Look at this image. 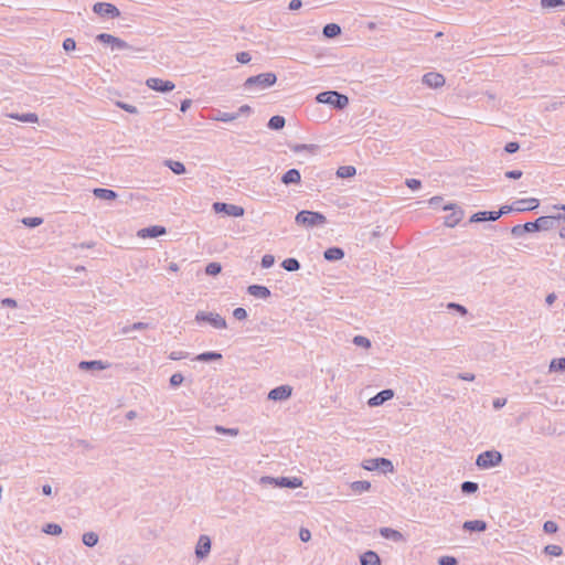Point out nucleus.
<instances>
[{
    "mask_svg": "<svg viewBox=\"0 0 565 565\" xmlns=\"http://www.w3.org/2000/svg\"><path fill=\"white\" fill-rule=\"evenodd\" d=\"M277 81V77L274 73H262L256 76L248 77L244 83V88L246 90L250 89H266L273 86Z\"/></svg>",
    "mask_w": 565,
    "mask_h": 565,
    "instance_id": "nucleus-1",
    "label": "nucleus"
},
{
    "mask_svg": "<svg viewBox=\"0 0 565 565\" xmlns=\"http://www.w3.org/2000/svg\"><path fill=\"white\" fill-rule=\"evenodd\" d=\"M295 222L298 225H301L303 227H315V226H322L327 223L326 216L320 212H313V211H300L296 217Z\"/></svg>",
    "mask_w": 565,
    "mask_h": 565,
    "instance_id": "nucleus-2",
    "label": "nucleus"
},
{
    "mask_svg": "<svg viewBox=\"0 0 565 565\" xmlns=\"http://www.w3.org/2000/svg\"><path fill=\"white\" fill-rule=\"evenodd\" d=\"M316 99L318 103L331 105L337 109H343L349 104L348 96L335 90L322 92L317 95Z\"/></svg>",
    "mask_w": 565,
    "mask_h": 565,
    "instance_id": "nucleus-3",
    "label": "nucleus"
},
{
    "mask_svg": "<svg viewBox=\"0 0 565 565\" xmlns=\"http://www.w3.org/2000/svg\"><path fill=\"white\" fill-rule=\"evenodd\" d=\"M259 483L263 486H274V487H280V488H290L296 489L302 486V480L300 478L294 477V478H287V477H279L274 478L269 476L262 477L259 480Z\"/></svg>",
    "mask_w": 565,
    "mask_h": 565,
    "instance_id": "nucleus-4",
    "label": "nucleus"
},
{
    "mask_svg": "<svg viewBox=\"0 0 565 565\" xmlns=\"http://www.w3.org/2000/svg\"><path fill=\"white\" fill-rule=\"evenodd\" d=\"M502 454L497 450H487L478 455L476 465L480 469H490L499 466L502 462Z\"/></svg>",
    "mask_w": 565,
    "mask_h": 565,
    "instance_id": "nucleus-5",
    "label": "nucleus"
},
{
    "mask_svg": "<svg viewBox=\"0 0 565 565\" xmlns=\"http://www.w3.org/2000/svg\"><path fill=\"white\" fill-rule=\"evenodd\" d=\"M196 322H207L213 328L223 330L227 328L226 320L216 312L199 311L195 315Z\"/></svg>",
    "mask_w": 565,
    "mask_h": 565,
    "instance_id": "nucleus-6",
    "label": "nucleus"
},
{
    "mask_svg": "<svg viewBox=\"0 0 565 565\" xmlns=\"http://www.w3.org/2000/svg\"><path fill=\"white\" fill-rule=\"evenodd\" d=\"M213 210L216 212V213H225L227 214L228 216H234V217H241L244 215V209L239 205H235V204H228V203H223V202H215L213 204Z\"/></svg>",
    "mask_w": 565,
    "mask_h": 565,
    "instance_id": "nucleus-7",
    "label": "nucleus"
},
{
    "mask_svg": "<svg viewBox=\"0 0 565 565\" xmlns=\"http://www.w3.org/2000/svg\"><path fill=\"white\" fill-rule=\"evenodd\" d=\"M146 85L156 92L168 93L174 89L175 85L171 81H163L157 77H150L146 81Z\"/></svg>",
    "mask_w": 565,
    "mask_h": 565,
    "instance_id": "nucleus-8",
    "label": "nucleus"
},
{
    "mask_svg": "<svg viewBox=\"0 0 565 565\" xmlns=\"http://www.w3.org/2000/svg\"><path fill=\"white\" fill-rule=\"evenodd\" d=\"M93 11L96 14L107 15L110 18H118L120 15V11L118 10V8L116 6H114L111 3H107V2L95 3L93 7Z\"/></svg>",
    "mask_w": 565,
    "mask_h": 565,
    "instance_id": "nucleus-9",
    "label": "nucleus"
},
{
    "mask_svg": "<svg viewBox=\"0 0 565 565\" xmlns=\"http://www.w3.org/2000/svg\"><path fill=\"white\" fill-rule=\"evenodd\" d=\"M211 552V539L207 535H200L196 546L195 556L199 559L205 558Z\"/></svg>",
    "mask_w": 565,
    "mask_h": 565,
    "instance_id": "nucleus-10",
    "label": "nucleus"
},
{
    "mask_svg": "<svg viewBox=\"0 0 565 565\" xmlns=\"http://www.w3.org/2000/svg\"><path fill=\"white\" fill-rule=\"evenodd\" d=\"M292 388L289 385H281L273 388L268 393V398L271 401H285L291 396Z\"/></svg>",
    "mask_w": 565,
    "mask_h": 565,
    "instance_id": "nucleus-11",
    "label": "nucleus"
},
{
    "mask_svg": "<svg viewBox=\"0 0 565 565\" xmlns=\"http://www.w3.org/2000/svg\"><path fill=\"white\" fill-rule=\"evenodd\" d=\"M167 233L166 227L160 225H153L149 227L141 228L137 232V236L140 238H148V237H159L161 235H164Z\"/></svg>",
    "mask_w": 565,
    "mask_h": 565,
    "instance_id": "nucleus-12",
    "label": "nucleus"
},
{
    "mask_svg": "<svg viewBox=\"0 0 565 565\" xmlns=\"http://www.w3.org/2000/svg\"><path fill=\"white\" fill-rule=\"evenodd\" d=\"M394 396V392L393 390H383L381 392H379L375 396L371 397L367 402V404L371 406V407H377L382 404H384L385 402L392 399Z\"/></svg>",
    "mask_w": 565,
    "mask_h": 565,
    "instance_id": "nucleus-13",
    "label": "nucleus"
},
{
    "mask_svg": "<svg viewBox=\"0 0 565 565\" xmlns=\"http://www.w3.org/2000/svg\"><path fill=\"white\" fill-rule=\"evenodd\" d=\"M423 83L431 88H438L444 86L445 77L439 73H427L423 76Z\"/></svg>",
    "mask_w": 565,
    "mask_h": 565,
    "instance_id": "nucleus-14",
    "label": "nucleus"
},
{
    "mask_svg": "<svg viewBox=\"0 0 565 565\" xmlns=\"http://www.w3.org/2000/svg\"><path fill=\"white\" fill-rule=\"evenodd\" d=\"M380 534H381L382 537L387 539V540H392L394 542H403V541H405L404 535L399 531L394 530L392 527H381L380 529Z\"/></svg>",
    "mask_w": 565,
    "mask_h": 565,
    "instance_id": "nucleus-15",
    "label": "nucleus"
},
{
    "mask_svg": "<svg viewBox=\"0 0 565 565\" xmlns=\"http://www.w3.org/2000/svg\"><path fill=\"white\" fill-rule=\"evenodd\" d=\"M247 292L250 296L259 299H266L270 296V290L267 287L260 285H250L247 288Z\"/></svg>",
    "mask_w": 565,
    "mask_h": 565,
    "instance_id": "nucleus-16",
    "label": "nucleus"
},
{
    "mask_svg": "<svg viewBox=\"0 0 565 565\" xmlns=\"http://www.w3.org/2000/svg\"><path fill=\"white\" fill-rule=\"evenodd\" d=\"M301 181V174L297 169H290L281 177V182L286 185L298 184Z\"/></svg>",
    "mask_w": 565,
    "mask_h": 565,
    "instance_id": "nucleus-17",
    "label": "nucleus"
},
{
    "mask_svg": "<svg viewBox=\"0 0 565 565\" xmlns=\"http://www.w3.org/2000/svg\"><path fill=\"white\" fill-rule=\"evenodd\" d=\"M361 565H381L380 556L373 552L367 551L360 556Z\"/></svg>",
    "mask_w": 565,
    "mask_h": 565,
    "instance_id": "nucleus-18",
    "label": "nucleus"
},
{
    "mask_svg": "<svg viewBox=\"0 0 565 565\" xmlns=\"http://www.w3.org/2000/svg\"><path fill=\"white\" fill-rule=\"evenodd\" d=\"M515 206L516 211H531L539 206L540 202L537 199L531 198V199H524L518 201Z\"/></svg>",
    "mask_w": 565,
    "mask_h": 565,
    "instance_id": "nucleus-19",
    "label": "nucleus"
},
{
    "mask_svg": "<svg viewBox=\"0 0 565 565\" xmlns=\"http://www.w3.org/2000/svg\"><path fill=\"white\" fill-rule=\"evenodd\" d=\"M462 527L466 531L483 532L487 530V523L481 520L466 521Z\"/></svg>",
    "mask_w": 565,
    "mask_h": 565,
    "instance_id": "nucleus-20",
    "label": "nucleus"
},
{
    "mask_svg": "<svg viewBox=\"0 0 565 565\" xmlns=\"http://www.w3.org/2000/svg\"><path fill=\"white\" fill-rule=\"evenodd\" d=\"M536 221H537L539 231H547V230H551L554 227L556 217H555V215L541 216Z\"/></svg>",
    "mask_w": 565,
    "mask_h": 565,
    "instance_id": "nucleus-21",
    "label": "nucleus"
},
{
    "mask_svg": "<svg viewBox=\"0 0 565 565\" xmlns=\"http://www.w3.org/2000/svg\"><path fill=\"white\" fill-rule=\"evenodd\" d=\"M323 256L330 262L340 260L344 257V252L340 247H330L324 252Z\"/></svg>",
    "mask_w": 565,
    "mask_h": 565,
    "instance_id": "nucleus-22",
    "label": "nucleus"
},
{
    "mask_svg": "<svg viewBox=\"0 0 565 565\" xmlns=\"http://www.w3.org/2000/svg\"><path fill=\"white\" fill-rule=\"evenodd\" d=\"M498 220V215L495 214V211H492V212H478V213H475L471 218H470V222H483V221H497Z\"/></svg>",
    "mask_w": 565,
    "mask_h": 565,
    "instance_id": "nucleus-23",
    "label": "nucleus"
},
{
    "mask_svg": "<svg viewBox=\"0 0 565 565\" xmlns=\"http://www.w3.org/2000/svg\"><path fill=\"white\" fill-rule=\"evenodd\" d=\"M93 194L100 200H115L117 198V193L115 191L104 188L94 189Z\"/></svg>",
    "mask_w": 565,
    "mask_h": 565,
    "instance_id": "nucleus-24",
    "label": "nucleus"
},
{
    "mask_svg": "<svg viewBox=\"0 0 565 565\" xmlns=\"http://www.w3.org/2000/svg\"><path fill=\"white\" fill-rule=\"evenodd\" d=\"M9 116L11 118L17 119V120L22 121V122H32V124H34V122L39 121V117L34 113L10 114Z\"/></svg>",
    "mask_w": 565,
    "mask_h": 565,
    "instance_id": "nucleus-25",
    "label": "nucleus"
},
{
    "mask_svg": "<svg viewBox=\"0 0 565 565\" xmlns=\"http://www.w3.org/2000/svg\"><path fill=\"white\" fill-rule=\"evenodd\" d=\"M350 488L354 493L360 494L363 492H367L371 489V483L365 480L354 481L350 484Z\"/></svg>",
    "mask_w": 565,
    "mask_h": 565,
    "instance_id": "nucleus-26",
    "label": "nucleus"
},
{
    "mask_svg": "<svg viewBox=\"0 0 565 565\" xmlns=\"http://www.w3.org/2000/svg\"><path fill=\"white\" fill-rule=\"evenodd\" d=\"M78 367L83 371H88V370H104L106 366L103 364L102 361H82L78 364Z\"/></svg>",
    "mask_w": 565,
    "mask_h": 565,
    "instance_id": "nucleus-27",
    "label": "nucleus"
},
{
    "mask_svg": "<svg viewBox=\"0 0 565 565\" xmlns=\"http://www.w3.org/2000/svg\"><path fill=\"white\" fill-rule=\"evenodd\" d=\"M111 49L113 50H131L134 52H141L142 50L141 49H137V47H132L130 44H128L126 41L119 39V38H115L113 44H111Z\"/></svg>",
    "mask_w": 565,
    "mask_h": 565,
    "instance_id": "nucleus-28",
    "label": "nucleus"
},
{
    "mask_svg": "<svg viewBox=\"0 0 565 565\" xmlns=\"http://www.w3.org/2000/svg\"><path fill=\"white\" fill-rule=\"evenodd\" d=\"M164 164L175 174H183L185 173V167L180 161L174 160H166Z\"/></svg>",
    "mask_w": 565,
    "mask_h": 565,
    "instance_id": "nucleus-29",
    "label": "nucleus"
},
{
    "mask_svg": "<svg viewBox=\"0 0 565 565\" xmlns=\"http://www.w3.org/2000/svg\"><path fill=\"white\" fill-rule=\"evenodd\" d=\"M221 359L222 354L217 352H204L195 356V360L200 362L218 361Z\"/></svg>",
    "mask_w": 565,
    "mask_h": 565,
    "instance_id": "nucleus-30",
    "label": "nucleus"
},
{
    "mask_svg": "<svg viewBox=\"0 0 565 565\" xmlns=\"http://www.w3.org/2000/svg\"><path fill=\"white\" fill-rule=\"evenodd\" d=\"M322 32L326 38H334L341 33V28L335 23H329L324 25Z\"/></svg>",
    "mask_w": 565,
    "mask_h": 565,
    "instance_id": "nucleus-31",
    "label": "nucleus"
},
{
    "mask_svg": "<svg viewBox=\"0 0 565 565\" xmlns=\"http://www.w3.org/2000/svg\"><path fill=\"white\" fill-rule=\"evenodd\" d=\"M285 124H286L285 118L282 116L277 115V116H273L269 119L267 126L269 129L279 130V129L284 128Z\"/></svg>",
    "mask_w": 565,
    "mask_h": 565,
    "instance_id": "nucleus-32",
    "label": "nucleus"
},
{
    "mask_svg": "<svg viewBox=\"0 0 565 565\" xmlns=\"http://www.w3.org/2000/svg\"><path fill=\"white\" fill-rule=\"evenodd\" d=\"M237 118H238V114H235V113H223V111H220V110L213 117L214 120L223 121V122L234 121Z\"/></svg>",
    "mask_w": 565,
    "mask_h": 565,
    "instance_id": "nucleus-33",
    "label": "nucleus"
},
{
    "mask_svg": "<svg viewBox=\"0 0 565 565\" xmlns=\"http://www.w3.org/2000/svg\"><path fill=\"white\" fill-rule=\"evenodd\" d=\"M355 173L356 170L353 166H342L337 170V175L342 179L353 177Z\"/></svg>",
    "mask_w": 565,
    "mask_h": 565,
    "instance_id": "nucleus-34",
    "label": "nucleus"
},
{
    "mask_svg": "<svg viewBox=\"0 0 565 565\" xmlns=\"http://www.w3.org/2000/svg\"><path fill=\"white\" fill-rule=\"evenodd\" d=\"M550 372H564L565 371V358L553 359L548 366Z\"/></svg>",
    "mask_w": 565,
    "mask_h": 565,
    "instance_id": "nucleus-35",
    "label": "nucleus"
},
{
    "mask_svg": "<svg viewBox=\"0 0 565 565\" xmlns=\"http://www.w3.org/2000/svg\"><path fill=\"white\" fill-rule=\"evenodd\" d=\"M82 541L86 546L93 547L98 543V535L95 532H86L83 534Z\"/></svg>",
    "mask_w": 565,
    "mask_h": 565,
    "instance_id": "nucleus-36",
    "label": "nucleus"
},
{
    "mask_svg": "<svg viewBox=\"0 0 565 565\" xmlns=\"http://www.w3.org/2000/svg\"><path fill=\"white\" fill-rule=\"evenodd\" d=\"M461 215H462L461 211L451 213L450 215L445 217V225L448 227L456 226L460 222Z\"/></svg>",
    "mask_w": 565,
    "mask_h": 565,
    "instance_id": "nucleus-37",
    "label": "nucleus"
},
{
    "mask_svg": "<svg viewBox=\"0 0 565 565\" xmlns=\"http://www.w3.org/2000/svg\"><path fill=\"white\" fill-rule=\"evenodd\" d=\"M281 266L287 271H296L300 268V264L296 258H287L281 263Z\"/></svg>",
    "mask_w": 565,
    "mask_h": 565,
    "instance_id": "nucleus-38",
    "label": "nucleus"
},
{
    "mask_svg": "<svg viewBox=\"0 0 565 565\" xmlns=\"http://www.w3.org/2000/svg\"><path fill=\"white\" fill-rule=\"evenodd\" d=\"M377 463H379V470H381L384 473L394 471V466H393L392 461L386 458H377Z\"/></svg>",
    "mask_w": 565,
    "mask_h": 565,
    "instance_id": "nucleus-39",
    "label": "nucleus"
},
{
    "mask_svg": "<svg viewBox=\"0 0 565 565\" xmlns=\"http://www.w3.org/2000/svg\"><path fill=\"white\" fill-rule=\"evenodd\" d=\"M42 531L50 535H60L62 533V527L56 523H47L44 525Z\"/></svg>",
    "mask_w": 565,
    "mask_h": 565,
    "instance_id": "nucleus-40",
    "label": "nucleus"
},
{
    "mask_svg": "<svg viewBox=\"0 0 565 565\" xmlns=\"http://www.w3.org/2000/svg\"><path fill=\"white\" fill-rule=\"evenodd\" d=\"M479 489L478 483L472 481H465L461 483V491L467 494H471L477 492Z\"/></svg>",
    "mask_w": 565,
    "mask_h": 565,
    "instance_id": "nucleus-41",
    "label": "nucleus"
},
{
    "mask_svg": "<svg viewBox=\"0 0 565 565\" xmlns=\"http://www.w3.org/2000/svg\"><path fill=\"white\" fill-rule=\"evenodd\" d=\"M544 552L552 556H561L563 553V550L559 545L551 544V545H546L544 547Z\"/></svg>",
    "mask_w": 565,
    "mask_h": 565,
    "instance_id": "nucleus-42",
    "label": "nucleus"
},
{
    "mask_svg": "<svg viewBox=\"0 0 565 565\" xmlns=\"http://www.w3.org/2000/svg\"><path fill=\"white\" fill-rule=\"evenodd\" d=\"M221 270H222V266L215 262L207 264V266L205 267V273L211 276H215V275L220 274Z\"/></svg>",
    "mask_w": 565,
    "mask_h": 565,
    "instance_id": "nucleus-43",
    "label": "nucleus"
},
{
    "mask_svg": "<svg viewBox=\"0 0 565 565\" xmlns=\"http://www.w3.org/2000/svg\"><path fill=\"white\" fill-rule=\"evenodd\" d=\"M353 343L356 347H361V348H365V349H369L371 347V341L363 335H355L353 338Z\"/></svg>",
    "mask_w": 565,
    "mask_h": 565,
    "instance_id": "nucleus-44",
    "label": "nucleus"
},
{
    "mask_svg": "<svg viewBox=\"0 0 565 565\" xmlns=\"http://www.w3.org/2000/svg\"><path fill=\"white\" fill-rule=\"evenodd\" d=\"M363 469L367 471H373L379 469L377 458L374 459H365L362 462Z\"/></svg>",
    "mask_w": 565,
    "mask_h": 565,
    "instance_id": "nucleus-45",
    "label": "nucleus"
},
{
    "mask_svg": "<svg viewBox=\"0 0 565 565\" xmlns=\"http://www.w3.org/2000/svg\"><path fill=\"white\" fill-rule=\"evenodd\" d=\"M540 4L542 8L548 9L564 6L565 2L563 0H541Z\"/></svg>",
    "mask_w": 565,
    "mask_h": 565,
    "instance_id": "nucleus-46",
    "label": "nucleus"
},
{
    "mask_svg": "<svg viewBox=\"0 0 565 565\" xmlns=\"http://www.w3.org/2000/svg\"><path fill=\"white\" fill-rule=\"evenodd\" d=\"M22 223L29 227H36L43 223L41 217H25Z\"/></svg>",
    "mask_w": 565,
    "mask_h": 565,
    "instance_id": "nucleus-47",
    "label": "nucleus"
},
{
    "mask_svg": "<svg viewBox=\"0 0 565 565\" xmlns=\"http://www.w3.org/2000/svg\"><path fill=\"white\" fill-rule=\"evenodd\" d=\"M116 36L111 35V34H108V33H100L96 36V40L102 42V43H105V44H113L114 40H115Z\"/></svg>",
    "mask_w": 565,
    "mask_h": 565,
    "instance_id": "nucleus-48",
    "label": "nucleus"
},
{
    "mask_svg": "<svg viewBox=\"0 0 565 565\" xmlns=\"http://www.w3.org/2000/svg\"><path fill=\"white\" fill-rule=\"evenodd\" d=\"M183 381H184V377L181 373H174L170 377V385L173 387H177V386L181 385L183 383Z\"/></svg>",
    "mask_w": 565,
    "mask_h": 565,
    "instance_id": "nucleus-49",
    "label": "nucleus"
},
{
    "mask_svg": "<svg viewBox=\"0 0 565 565\" xmlns=\"http://www.w3.org/2000/svg\"><path fill=\"white\" fill-rule=\"evenodd\" d=\"M116 105L124 109L125 111L129 113V114H137L138 113V109L136 106L134 105H130V104H126V103H122V102H117Z\"/></svg>",
    "mask_w": 565,
    "mask_h": 565,
    "instance_id": "nucleus-50",
    "label": "nucleus"
},
{
    "mask_svg": "<svg viewBox=\"0 0 565 565\" xmlns=\"http://www.w3.org/2000/svg\"><path fill=\"white\" fill-rule=\"evenodd\" d=\"M215 430L220 434H225L230 436H236L238 434L237 428H225L223 426H215Z\"/></svg>",
    "mask_w": 565,
    "mask_h": 565,
    "instance_id": "nucleus-51",
    "label": "nucleus"
},
{
    "mask_svg": "<svg viewBox=\"0 0 565 565\" xmlns=\"http://www.w3.org/2000/svg\"><path fill=\"white\" fill-rule=\"evenodd\" d=\"M543 530L546 533H555V532H557L558 526H557V524L554 521H546L543 524Z\"/></svg>",
    "mask_w": 565,
    "mask_h": 565,
    "instance_id": "nucleus-52",
    "label": "nucleus"
},
{
    "mask_svg": "<svg viewBox=\"0 0 565 565\" xmlns=\"http://www.w3.org/2000/svg\"><path fill=\"white\" fill-rule=\"evenodd\" d=\"M439 565H457L458 562L454 556H441L438 559Z\"/></svg>",
    "mask_w": 565,
    "mask_h": 565,
    "instance_id": "nucleus-53",
    "label": "nucleus"
},
{
    "mask_svg": "<svg viewBox=\"0 0 565 565\" xmlns=\"http://www.w3.org/2000/svg\"><path fill=\"white\" fill-rule=\"evenodd\" d=\"M275 263V258L273 255H264L262 258V266L263 268H270Z\"/></svg>",
    "mask_w": 565,
    "mask_h": 565,
    "instance_id": "nucleus-54",
    "label": "nucleus"
},
{
    "mask_svg": "<svg viewBox=\"0 0 565 565\" xmlns=\"http://www.w3.org/2000/svg\"><path fill=\"white\" fill-rule=\"evenodd\" d=\"M233 316L237 320H244L247 318V311L244 308H236L233 311Z\"/></svg>",
    "mask_w": 565,
    "mask_h": 565,
    "instance_id": "nucleus-55",
    "label": "nucleus"
},
{
    "mask_svg": "<svg viewBox=\"0 0 565 565\" xmlns=\"http://www.w3.org/2000/svg\"><path fill=\"white\" fill-rule=\"evenodd\" d=\"M448 308L458 311L461 316L467 315V309L459 303L450 302L448 303Z\"/></svg>",
    "mask_w": 565,
    "mask_h": 565,
    "instance_id": "nucleus-56",
    "label": "nucleus"
},
{
    "mask_svg": "<svg viewBox=\"0 0 565 565\" xmlns=\"http://www.w3.org/2000/svg\"><path fill=\"white\" fill-rule=\"evenodd\" d=\"M63 47H64L65 51H73L76 47V43H75V41L73 39L67 38L63 42Z\"/></svg>",
    "mask_w": 565,
    "mask_h": 565,
    "instance_id": "nucleus-57",
    "label": "nucleus"
},
{
    "mask_svg": "<svg viewBox=\"0 0 565 565\" xmlns=\"http://www.w3.org/2000/svg\"><path fill=\"white\" fill-rule=\"evenodd\" d=\"M405 183L411 190H418L422 185L420 181L417 179H407Z\"/></svg>",
    "mask_w": 565,
    "mask_h": 565,
    "instance_id": "nucleus-58",
    "label": "nucleus"
},
{
    "mask_svg": "<svg viewBox=\"0 0 565 565\" xmlns=\"http://www.w3.org/2000/svg\"><path fill=\"white\" fill-rule=\"evenodd\" d=\"M236 60L242 64H246L250 61V55L247 52H241L236 55Z\"/></svg>",
    "mask_w": 565,
    "mask_h": 565,
    "instance_id": "nucleus-59",
    "label": "nucleus"
},
{
    "mask_svg": "<svg viewBox=\"0 0 565 565\" xmlns=\"http://www.w3.org/2000/svg\"><path fill=\"white\" fill-rule=\"evenodd\" d=\"M519 148H520L519 143H518V142H513V141H512V142H508V143L505 145L504 150H505L508 153H514V152H516V151L519 150Z\"/></svg>",
    "mask_w": 565,
    "mask_h": 565,
    "instance_id": "nucleus-60",
    "label": "nucleus"
},
{
    "mask_svg": "<svg viewBox=\"0 0 565 565\" xmlns=\"http://www.w3.org/2000/svg\"><path fill=\"white\" fill-rule=\"evenodd\" d=\"M524 233L525 232H534V231H539V226H537V221H534V222H527L525 223L524 225Z\"/></svg>",
    "mask_w": 565,
    "mask_h": 565,
    "instance_id": "nucleus-61",
    "label": "nucleus"
},
{
    "mask_svg": "<svg viewBox=\"0 0 565 565\" xmlns=\"http://www.w3.org/2000/svg\"><path fill=\"white\" fill-rule=\"evenodd\" d=\"M299 537L302 542H308L311 539V533L308 529H301L299 532Z\"/></svg>",
    "mask_w": 565,
    "mask_h": 565,
    "instance_id": "nucleus-62",
    "label": "nucleus"
},
{
    "mask_svg": "<svg viewBox=\"0 0 565 565\" xmlns=\"http://www.w3.org/2000/svg\"><path fill=\"white\" fill-rule=\"evenodd\" d=\"M505 177L510 179H520L522 177V171L520 170H511L505 172Z\"/></svg>",
    "mask_w": 565,
    "mask_h": 565,
    "instance_id": "nucleus-63",
    "label": "nucleus"
},
{
    "mask_svg": "<svg viewBox=\"0 0 565 565\" xmlns=\"http://www.w3.org/2000/svg\"><path fill=\"white\" fill-rule=\"evenodd\" d=\"M524 226L523 225H515L512 227L511 230V233L514 235V236H521L522 234H524Z\"/></svg>",
    "mask_w": 565,
    "mask_h": 565,
    "instance_id": "nucleus-64",
    "label": "nucleus"
}]
</instances>
